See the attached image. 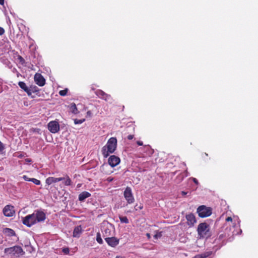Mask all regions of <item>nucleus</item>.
Wrapping results in <instances>:
<instances>
[{"label": "nucleus", "mask_w": 258, "mask_h": 258, "mask_svg": "<svg viewBox=\"0 0 258 258\" xmlns=\"http://www.w3.org/2000/svg\"><path fill=\"white\" fill-rule=\"evenodd\" d=\"M45 218V214L41 211L37 210L23 218L22 222L24 225L30 227L37 223L44 221Z\"/></svg>", "instance_id": "nucleus-1"}, {"label": "nucleus", "mask_w": 258, "mask_h": 258, "mask_svg": "<svg viewBox=\"0 0 258 258\" xmlns=\"http://www.w3.org/2000/svg\"><path fill=\"white\" fill-rule=\"evenodd\" d=\"M117 147V139L111 137L107 141L105 146L102 148L101 152L104 158H107L110 154L114 153Z\"/></svg>", "instance_id": "nucleus-2"}, {"label": "nucleus", "mask_w": 258, "mask_h": 258, "mask_svg": "<svg viewBox=\"0 0 258 258\" xmlns=\"http://www.w3.org/2000/svg\"><path fill=\"white\" fill-rule=\"evenodd\" d=\"M61 180H64V185L66 186H70L72 184V180L68 175L62 177H49L46 179L45 183L47 185H50L53 183L60 181Z\"/></svg>", "instance_id": "nucleus-3"}, {"label": "nucleus", "mask_w": 258, "mask_h": 258, "mask_svg": "<svg viewBox=\"0 0 258 258\" xmlns=\"http://www.w3.org/2000/svg\"><path fill=\"white\" fill-rule=\"evenodd\" d=\"M4 252L14 257H19L20 255H23L25 254V252L22 248L18 245L6 248L5 249Z\"/></svg>", "instance_id": "nucleus-4"}, {"label": "nucleus", "mask_w": 258, "mask_h": 258, "mask_svg": "<svg viewBox=\"0 0 258 258\" xmlns=\"http://www.w3.org/2000/svg\"><path fill=\"white\" fill-rule=\"evenodd\" d=\"M197 231L201 238H208L211 236L209 225L206 223H201L198 226Z\"/></svg>", "instance_id": "nucleus-5"}, {"label": "nucleus", "mask_w": 258, "mask_h": 258, "mask_svg": "<svg viewBox=\"0 0 258 258\" xmlns=\"http://www.w3.org/2000/svg\"><path fill=\"white\" fill-rule=\"evenodd\" d=\"M197 213L201 218L209 217L212 214V209L204 205L200 206L197 209Z\"/></svg>", "instance_id": "nucleus-6"}, {"label": "nucleus", "mask_w": 258, "mask_h": 258, "mask_svg": "<svg viewBox=\"0 0 258 258\" xmlns=\"http://www.w3.org/2000/svg\"><path fill=\"white\" fill-rule=\"evenodd\" d=\"M123 196L128 204H133L135 202V199L130 187L127 186L124 192Z\"/></svg>", "instance_id": "nucleus-7"}, {"label": "nucleus", "mask_w": 258, "mask_h": 258, "mask_svg": "<svg viewBox=\"0 0 258 258\" xmlns=\"http://www.w3.org/2000/svg\"><path fill=\"white\" fill-rule=\"evenodd\" d=\"M95 93L99 98L106 101L111 102L112 100L110 95L106 94L101 90H97Z\"/></svg>", "instance_id": "nucleus-8"}, {"label": "nucleus", "mask_w": 258, "mask_h": 258, "mask_svg": "<svg viewBox=\"0 0 258 258\" xmlns=\"http://www.w3.org/2000/svg\"><path fill=\"white\" fill-rule=\"evenodd\" d=\"M48 129L53 134L56 133L59 131V124L56 121H50L48 124Z\"/></svg>", "instance_id": "nucleus-9"}, {"label": "nucleus", "mask_w": 258, "mask_h": 258, "mask_svg": "<svg viewBox=\"0 0 258 258\" xmlns=\"http://www.w3.org/2000/svg\"><path fill=\"white\" fill-rule=\"evenodd\" d=\"M3 213L6 217H12L15 213L14 207L11 205H7L3 209Z\"/></svg>", "instance_id": "nucleus-10"}, {"label": "nucleus", "mask_w": 258, "mask_h": 258, "mask_svg": "<svg viewBox=\"0 0 258 258\" xmlns=\"http://www.w3.org/2000/svg\"><path fill=\"white\" fill-rule=\"evenodd\" d=\"M120 162V158L115 155L110 156L108 160L109 165L112 167L117 166L119 164Z\"/></svg>", "instance_id": "nucleus-11"}, {"label": "nucleus", "mask_w": 258, "mask_h": 258, "mask_svg": "<svg viewBox=\"0 0 258 258\" xmlns=\"http://www.w3.org/2000/svg\"><path fill=\"white\" fill-rule=\"evenodd\" d=\"M34 81L37 85L39 86H43L45 84V80L40 74H36L34 76Z\"/></svg>", "instance_id": "nucleus-12"}, {"label": "nucleus", "mask_w": 258, "mask_h": 258, "mask_svg": "<svg viewBox=\"0 0 258 258\" xmlns=\"http://www.w3.org/2000/svg\"><path fill=\"white\" fill-rule=\"evenodd\" d=\"M185 218L187 220V224L190 227H192L197 222L196 217L192 213L186 215Z\"/></svg>", "instance_id": "nucleus-13"}, {"label": "nucleus", "mask_w": 258, "mask_h": 258, "mask_svg": "<svg viewBox=\"0 0 258 258\" xmlns=\"http://www.w3.org/2000/svg\"><path fill=\"white\" fill-rule=\"evenodd\" d=\"M106 242L112 247L116 246L119 243V240L114 237L105 238Z\"/></svg>", "instance_id": "nucleus-14"}, {"label": "nucleus", "mask_w": 258, "mask_h": 258, "mask_svg": "<svg viewBox=\"0 0 258 258\" xmlns=\"http://www.w3.org/2000/svg\"><path fill=\"white\" fill-rule=\"evenodd\" d=\"M83 232V229L81 225L75 227L74 229L73 236L79 238Z\"/></svg>", "instance_id": "nucleus-15"}, {"label": "nucleus", "mask_w": 258, "mask_h": 258, "mask_svg": "<svg viewBox=\"0 0 258 258\" xmlns=\"http://www.w3.org/2000/svg\"><path fill=\"white\" fill-rule=\"evenodd\" d=\"M18 85L19 87L23 89L25 92L27 93L28 96L31 95V93L30 92V90H29V88L27 86L26 83L22 81H20L18 83Z\"/></svg>", "instance_id": "nucleus-16"}, {"label": "nucleus", "mask_w": 258, "mask_h": 258, "mask_svg": "<svg viewBox=\"0 0 258 258\" xmlns=\"http://www.w3.org/2000/svg\"><path fill=\"white\" fill-rule=\"evenodd\" d=\"M91 194L87 191H83L81 192L79 196V200L80 201H83L86 198L90 197Z\"/></svg>", "instance_id": "nucleus-17"}, {"label": "nucleus", "mask_w": 258, "mask_h": 258, "mask_svg": "<svg viewBox=\"0 0 258 258\" xmlns=\"http://www.w3.org/2000/svg\"><path fill=\"white\" fill-rule=\"evenodd\" d=\"M3 232L8 236H13L16 235L15 232L13 229L9 228H4Z\"/></svg>", "instance_id": "nucleus-18"}, {"label": "nucleus", "mask_w": 258, "mask_h": 258, "mask_svg": "<svg viewBox=\"0 0 258 258\" xmlns=\"http://www.w3.org/2000/svg\"><path fill=\"white\" fill-rule=\"evenodd\" d=\"M70 108L71 109L72 112L74 114H77L79 113L77 106L75 103H73L70 105Z\"/></svg>", "instance_id": "nucleus-19"}, {"label": "nucleus", "mask_w": 258, "mask_h": 258, "mask_svg": "<svg viewBox=\"0 0 258 258\" xmlns=\"http://www.w3.org/2000/svg\"><path fill=\"white\" fill-rule=\"evenodd\" d=\"M144 148L148 152V153H147V155L150 156L153 154V150L152 149H151L149 145H145Z\"/></svg>", "instance_id": "nucleus-20"}, {"label": "nucleus", "mask_w": 258, "mask_h": 258, "mask_svg": "<svg viewBox=\"0 0 258 258\" xmlns=\"http://www.w3.org/2000/svg\"><path fill=\"white\" fill-rule=\"evenodd\" d=\"M29 90H30L31 93L32 92L37 93L39 91V88L36 86H31L29 88Z\"/></svg>", "instance_id": "nucleus-21"}, {"label": "nucleus", "mask_w": 258, "mask_h": 258, "mask_svg": "<svg viewBox=\"0 0 258 258\" xmlns=\"http://www.w3.org/2000/svg\"><path fill=\"white\" fill-rule=\"evenodd\" d=\"M119 220L121 223L127 224L129 222L126 216H120Z\"/></svg>", "instance_id": "nucleus-22"}, {"label": "nucleus", "mask_w": 258, "mask_h": 258, "mask_svg": "<svg viewBox=\"0 0 258 258\" xmlns=\"http://www.w3.org/2000/svg\"><path fill=\"white\" fill-rule=\"evenodd\" d=\"M96 241L99 244H102L103 243V240H102V239L101 238V234H100V233H97Z\"/></svg>", "instance_id": "nucleus-23"}, {"label": "nucleus", "mask_w": 258, "mask_h": 258, "mask_svg": "<svg viewBox=\"0 0 258 258\" xmlns=\"http://www.w3.org/2000/svg\"><path fill=\"white\" fill-rule=\"evenodd\" d=\"M68 91V89H65L64 90H60L59 92V94L61 96H64L67 95Z\"/></svg>", "instance_id": "nucleus-24"}, {"label": "nucleus", "mask_w": 258, "mask_h": 258, "mask_svg": "<svg viewBox=\"0 0 258 258\" xmlns=\"http://www.w3.org/2000/svg\"><path fill=\"white\" fill-rule=\"evenodd\" d=\"M31 181L33 182L36 185H40L41 183V182L39 180H38V179H37L36 178H31Z\"/></svg>", "instance_id": "nucleus-25"}, {"label": "nucleus", "mask_w": 258, "mask_h": 258, "mask_svg": "<svg viewBox=\"0 0 258 258\" xmlns=\"http://www.w3.org/2000/svg\"><path fill=\"white\" fill-rule=\"evenodd\" d=\"M5 149V146L0 141V153L2 154H5L4 150Z\"/></svg>", "instance_id": "nucleus-26"}, {"label": "nucleus", "mask_w": 258, "mask_h": 258, "mask_svg": "<svg viewBox=\"0 0 258 258\" xmlns=\"http://www.w3.org/2000/svg\"><path fill=\"white\" fill-rule=\"evenodd\" d=\"M85 120V119H75L74 120V123L76 124H81Z\"/></svg>", "instance_id": "nucleus-27"}, {"label": "nucleus", "mask_w": 258, "mask_h": 258, "mask_svg": "<svg viewBox=\"0 0 258 258\" xmlns=\"http://www.w3.org/2000/svg\"><path fill=\"white\" fill-rule=\"evenodd\" d=\"M208 256H209V254H206V253L197 254V255H195L196 258H206Z\"/></svg>", "instance_id": "nucleus-28"}, {"label": "nucleus", "mask_w": 258, "mask_h": 258, "mask_svg": "<svg viewBox=\"0 0 258 258\" xmlns=\"http://www.w3.org/2000/svg\"><path fill=\"white\" fill-rule=\"evenodd\" d=\"M62 252L65 254H69L70 249L68 247H64L62 249Z\"/></svg>", "instance_id": "nucleus-29"}, {"label": "nucleus", "mask_w": 258, "mask_h": 258, "mask_svg": "<svg viewBox=\"0 0 258 258\" xmlns=\"http://www.w3.org/2000/svg\"><path fill=\"white\" fill-rule=\"evenodd\" d=\"M18 59L19 60V62L22 64H24L25 62V59L21 55H18Z\"/></svg>", "instance_id": "nucleus-30"}, {"label": "nucleus", "mask_w": 258, "mask_h": 258, "mask_svg": "<svg viewBox=\"0 0 258 258\" xmlns=\"http://www.w3.org/2000/svg\"><path fill=\"white\" fill-rule=\"evenodd\" d=\"M23 178L25 181H31V178L28 177L27 175H23Z\"/></svg>", "instance_id": "nucleus-31"}, {"label": "nucleus", "mask_w": 258, "mask_h": 258, "mask_svg": "<svg viewBox=\"0 0 258 258\" xmlns=\"http://www.w3.org/2000/svg\"><path fill=\"white\" fill-rule=\"evenodd\" d=\"M5 32V29L3 28L0 27V36L3 35Z\"/></svg>", "instance_id": "nucleus-32"}, {"label": "nucleus", "mask_w": 258, "mask_h": 258, "mask_svg": "<svg viewBox=\"0 0 258 258\" xmlns=\"http://www.w3.org/2000/svg\"><path fill=\"white\" fill-rule=\"evenodd\" d=\"M134 137V136L133 135H130L128 136H127V138L128 140H132Z\"/></svg>", "instance_id": "nucleus-33"}, {"label": "nucleus", "mask_w": 258, "mask_h": 258, "mask_svg": "<svg viewBox=\"0 0 258 258\" xmlns=\"http://www.w3.org/2000/svg\"><path fill=\"white\" fill-rule=\"evenodd\" d=\"M113 180V178L111 177H108L107 179H106V181H107L108 182H111Z\"/></svg>", "instance_id": "nucleus-34"}, {"label": "nucleus", "mask_w": 258, "mask_h": 258, "mask_svg": "<svg viewBox=\"0 0 258 258\" xmlns=\"http://www.w3.org/2000/svg\"><path fill=\"white\" fill-rule=\"evenodd\" d=\"M192 181L197 185H198L199 184V182H198V180L196 178H192Z\"/></svg>", "instance_id": "nucleus-35"}, {"label": "nucleus", "mask_w": 258, "mask_h": 258, "mask_svg": "<svg viewBox=\"0 0 258 258\" xmlns=\"http://www.w3.org/2000/svg\"><path fill=\"white\" fill-rule=\"evenodd\" d=\"M137 144H138V146H143V142L140 141H138L137 142Z\"/></svg>", "instance_id": "nucleus-36"}, {"label": "nucleus", "mask_w": 258, "mask_h": 258, "mask_svg": "<svg viewBox=\"0 0 258 258\" xmlns=\"http://www.w3.org/2000/svg\"><path fill=\"white\" fill-rule=\"evenodd\" d=\"M226 221H227V222H229V221L232 222V218L231 217H228L226 219Z\"/></svg>", "instance_id": "nucleus-37"}, {"label": "nucleus", "mask_w": 258, "mask_h": 258, "mask_svg": "<svg viewBox=\"0 0 258 258\" xmlns=\"http://www.w3.org/2000/svg\"><path fill=\"white\" fill-rule=\"evenodd\" d=\"M87 114L88 116H92V112L90 110H88L87 112Z\"/></svg>", "instance_id": "nucleus-38"}, {"label": "nucleus", "mask_w": 258, "mask_h": 258, "mask_svg": "<svg viewBox=\"0 0 258 258\" xmlns=\"http://www.w3.org/2000/svg\"><path fill=\"white\" fill-rule=\"evenodd\" d=\"M5 0H0V5L3 6L4 5Z\"/></svg>", "instance_id": "nucleus-39"}, {"label": "nucleus", "mask_w": 258, "mask_h": 258, "mask_svg": "<svg viewBox=\"0 0 258 258\" xmlns=\"http://www.w3.org/2000/svg\"><path fill=\"white\" fill-rule=\"evenodd\" d=\"M146 236H147L148 239H150L151 238V235L149 233H147Z\"/></svg>", "instance_id": "nucleus-40"}, {"label": "nucleus", "mask_w": 258, "mask_h": 258, "mask_svg": "<svg viewBox=\"0 0 258 258\" xmlns=\"http://www.w3.org/2000/svg\"><path fill=\"white\" fill-rule=\"evenodd\" d=\"M161 236V235H160V234L159 235H158V234H155V235H154V237H155V238H157L159 236Z\"/></svg>", "instance_id": "nucleus-41"}, {"label": "nucleus", "mask_w": 258, "mask_h": 258, "mask_svg": "<svg viewBox=\"0 0 258 258\" xmlns=\"http://www.w3.org/2000/svg\"><path fill=\"white\" fill-rule=\"evenodd\" d=\"M186 194H187V192H185V191H182L181 192V194H182L183 196H184V195H186Z\"/></svg>", "instance_id": "nucleus-42"}, {"label": "nucleus", "mask_w": 258, "mask_h": 258, "mask_svg": "<svg viewBox=\"0 0 258 258\" xmlns=\"http://www.w3.org/2000/svg\"><path fill=\"white\" fill-rule=\"evenodd\" d=\"M116 258H123V257L122 256H116Z\"/></svg>", "instance_id": "nucleus-43"}, {"label": "nucleus", "mask_w": 258, "mask_h": 258, "mask_svg": "<svg viewBox=\"0 0 258 258\" xmlns=\"http://www.w3.org/2000/svg\"><path fill=\"white\" fill-rule=\"evenodd\" d=\"M105 233L106 234V236H107V230H105Z\"/></svg>", "instance_id": "nucleus-44"}, {"label": "nucleus", "mask_w": 258, "mask_h": 258, "mask_svg": "<svg viewBox=\"0 0 258 258\" xmlns=\"http://www.w3.org/2000/svg\"><path fill=\"white\" fill-rule=\"evenodd\" d=\"M62 181L63 184H64V180H61Z\"/></svg>", "instance_id": "nucleus-45"}, {"label": "nucleus", "mask_w": 258, "mask_h": 258, "mask_svg": "<svg viewBox=\"0 0 258 258\" xmlns=\"http://www.w3.org/2000/svg\"><path fill=\"white\" fill-rule=\"evenodd\" d=\"M143 208V207H140V209H142Z\"/></svg>", "instance_id": "nucleus-46"}, {"label": "nucleus", "mask_w": 258, "mask_h": 258, "mask_svg": "<svg viewBox=\"0 0 258 258\" xmlns=\"http://www.w3.org/2000/svg\"><path fill=\"white\" fill-rule=\"evenodd\" d=\"M192 258H196V257L195 256L194 257H192Z\"/></svg>", "instance_id": "nucleus-47"}]
</instances>
